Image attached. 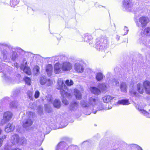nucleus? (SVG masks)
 Listing matches in <instances>:
<instances>
[{
	"mask_svg": "<svg viewBox=\"0 0 150 150\" xmlns=\"http://www.w3.org/2000/svg\"><path fill=\"white\" fill-rule=\"evenodd\" d=\"M9 67L5 64L2 63L0 65V72H2L3 74L2 77L6 82L8 83L14 84L18 83L19 80V73L18 72L15 73L14 76L11 79L8 76V74L9 73L7 69Z\"/></svg>",
	"mask_w": 150,
	"mask_h": 150,
	"instance_id": "nucleus-1",
	"label": "nucleus"
},
{
	"mask_svg": "<svg viewBox=\"0 0 150 150\" xmlns=\"http://www.w3.org/2000/svg\"><path fill=\"white\" fill-rule=\"evenodd\" d=\"M99 101V100L97 98L94 96L89 98L88 103L86 100H81V106L84 109H85V111H86V110H88L87 112L84 111L85 114L87 115H89L91 114V110L89 106V105H91L95 107V106H96Z\"/></svg>",
	"mask_w": 150,
	"mask_h": 150,
	"instance_id": "nucleus-2",
	"label": "nucleus"
},
{
	"mask_svg": "<svg viewBox=\"0 0 150 150\" xmlns=\"http://www.w3.org/2000/svg\"><path fill=\"white\" fill-rule=\"evenodd\" d=\"M28 53L25 52L19 48V58L20 57V61L21 62L20 68L23 69V71L27 74L30 75L31 74L30 69L29 67L26 66L27 62L24 57L27 56Z\"/></svg>",
	"mask_w": 150,
	"mask_h": 150,
	"instance_id": "nucleus-3",
	"label": "nucleus"
},
{
	"mask_svg": "<svg viewBox=\"0 0 150 150\" xmlns=\"http://www.w3.org/2000/svg\"><path fill=\"white\" fill-rule=\"evenodd\" d=\"M1 47V55L2 57V61L5 62L8 61V57L11 52L10 46L9 44L5 42L0 43Z\"/></svg>",
	"mask_w": 150,
	"mask_h": 150,
	"instance_id": "nucleus-4",
	"label": "nucleus"
},
{
	"mask_svg": "<svg viewBox=\"0 0 150 150\" xmlns=\"http://www.w3.org/2000/svg\"><path fill=\"white\" fill-rule=\"evenodd\" d=\"M57 89L60 90V93L61 95L64 96H67L69 97L71 94L67 93V87L65 85L64 81L62 79L59 78L58 80Z\"/></svg>",
	"mask_w": 150,
	"mask_h": 150,
	"instance_id": "nucleus-5",
	"label": "nucleus"
},
{
	"mask_svg": "<svg viewBox=\"0 0 150 150\" xmlns=\"http://www.w3.org/2000/svg\"><path fill=\"white\" fill-rule=\"evenodd\" d=\"M137 87V91L140 94H142L145 90L147 93L150 94V82L149 81H145L143 84L139 83Z\"/></svg>",
	"mask_w": 150,
	"mask_h": 150,
	"instance_id": "nucleus-6",
	"label": "nucleus"
},
{
	"mask_svg": "<svg viewBox=\"0 0 150 150\" xmlns=\"http://www.w3.org/2000/svg\"><path fill=\"white\" fill-rule=\"evenodd\" d=\"M96 43V48L99 51H102L108 47V41L106 38L98 39Z\"/></svg>",
	"mask_w": 150,
	"mask_h": 150,
	"instance_id": "nucleus-7",
	"label": "nucleus"
},
{
	"mask_svg": "<svg viewBox=\"0 0 150 150\" xmlns=\"http://www.w3.org/2000/svg\"><path fill=\"white\" fill-rule=\"evenodd\" d=\"M13 114L10 111L5 112L3 115V119H2L0 123V125H2L8 122L11 119Z\"/></svg>",
	"mask_w": 150,
	"mask_h": 150,
	"instance_id": "nucleus-8",
	"label": "nucleus"
},
{
	"mask_svg": "<svg viewBox=\"0 0 150 150\" xmlns=\"http://www.w3.org/2000/svg\"><path fill=\"white\" fill-rule=\"evenodd\" d=\"M149 20L146 17L142 16L139 19V22L136 21V25L139 27H141L142 28L146 26L147 24L149 22Z\"/></svg>",
	"mask_w": 150,
	"mask_h": 150,
	"instance_id": "nucleus-9",
	"label": "nucleus"
},
{
	"mask_svg": "<svg viewBox=\"0 0 150 150\" xmlns=\"http://www.w3.org/2000/svg\"><path fill=\"white\" fill-rule=\"evenodd\" d=\"M72 146H68L64 142H59L55 148V150H71Z\"/></svg>",
	"mask_w": 150,
	"mask_h": 150,
	"instance_id": "nucleus-10",
	"label": "nucleus"
},
{
	"mask_svg": "<svg viewBox=\"0 0 150 150\" xmlns=\"http://www.w3.org/2000/svg\"><path fill=\"white\" fill-rule=\"evenodd\" d=\"M40 83L41 85H45L48 86H51L53 83L52 81L50 79H47L45 76H42L40 79Z\"/></svg>",
	"mask_w": 150,
	"mask_h": 150,
	"instance_id": "nucleus-11",
	"label": "nucleus"
},
{
	"mask_svg": "<svg viewBox=\"0 0 150 150\" xmlns=\"http://www.w3.org/2000/svg\"><path fill=\"white\" fill-rule=\"evenodd\" d=\"M83 62L80 61L75 63L74 66V69L75 71L78 72L82 73L84 70V68L82 64Z\"/></svg>",
	"mask_w": 150,
	"mask_h": 150,
	"instance_id": "nucleus-12",
	"label": "nucleus"
},
{
	"mask_svg": "<svg viewBox=\"0 0 150 150\" xmlns=\"http://www.w3.org/2000/svg\"><path fill=\"white\" fill-rule=\"evenodd\" d=\"M82 38L84 41L88 42L91 46L93 44V38L90 34L86 33L83 35Z\"/></svg>",
	"mask_w": 150,
	"mask_h": 150,
	"instance_id": "nucleus-13",
	"label": "nucleus"
},
{
	"mask_svg": "<svg viewBox=\"0 0 150 150\" xmlns=\"http://www.w3.org/2000/svg\"><path fill=\"white\" fill-rule=\"evenodd\" d=\"M133 5L131 0H123L122 1V6L126 9L131 8Z\"/></svg>",
	"mask_w": 150,
	"mask_h": 150,
	"instance_id": "nucleus-14",
	"label": "nucleus"
},
{
	"mask_svg": "<svg viewBox=\"0 0 150 150\" xmlns=\"http://www.w3.org/2000/svg\"><path fill=\"white\" fill-rule=\"evenodd\" d=\"M61 65L63 71H69L72 67L71 64L68 62H64Z\"/></svg>",
	"mask_w": 150,
	"mask_h": 150,
	"instance_id": "nucleus-15",
	"label": "nucleus"
},
{
	"mask_svg": "<svg viewBox=\"0 0 150 150\" xmlns=\"http://www.w3.org/2000/svg\"><path fill=\"white\" fill-rule=\"evenodd\" d=\"M33 121L30 119H28L24 121L23 123V127L26 130L31 129L30 126L32 125Z\"/></svg>",
	"mask_w": 150,
	"mask_h": 150,
	"instance_id": "nucleus-16",
	"label": "nucleus"
},
{
	"mask_svg": "<svg viewBox=\"0 0 150 150\" xmlns=\"http://www.w3.org/2000/svg\"><path fill=\"white\" fill-rule=\"evenodd\" d=\"M63 71L61 64L58 63L55 64L54 71L55 74H59L62 72Z\"/></svg>",
	"mask_w": 150,
	"mask_h": 150,
	"instance_id": "nucleus-17",
	"label": "nucleus"
},
{
	"mask_svg": "<svg viewBox=\"0 0 150 150\" xmlns=\"http://www.w3.org/2000/svg\"><path fill=\"white\" fill-rule=\"evenodd\" d=\"M78 107V102L75 101H73L70 104L69 109L71 111H75L77 109Z\"/></svg>",
	"mask_w": 150,
	"mask_h": 150,
	"instance_id": "nucleus-18",
	"label": "nucleus"
},
{
	"mask_svg": "<svg viewBox=\"0 0 150 150\" xmlns=\"http://www.w3.org/2000/svg\"><path fill=\"white\" fill-rule=\"evenodd\" d=\"M46 71L47 75L50 76L52 72L53 67L52 65L50 64H48L46 66L45 68Z\"/></svg>",
	"mask_w": 150,
	"mask_h": 150,
	"instance_id": "nucleus-19",
	"label": "nucleus"
},
{
	"mask_svg": "<svg viewBox=\"0 0 150 150\" xmlns=\"http://www.w3.org/2000/svg\"><path fill=\"white\" fill-rule=\"evenodd\" d=\"M14 128V126L12 124L8 123L5 127V131L6 132L8 133L13 131Z\"/></svg>",
	"mask_w": 150,
	"mask_h": 150,
	"instance_id": "nucleus-20",
	"label": "nucleus"
},
{
	"mask_svg": "<svg viewBox=\"0 0 150 150\" xmlns=\"http://www.w3.org/2000/svg\"><path fill=\"white\" fill-rule=\"evenodd\" d=\"M97 106V110L96 111L93 110V112L94 114H96L98 110H103L104 108V106L102 102L100 101H99L97 105H96Z\"/></svg>",
	"mask_w": 150,
	"mask_h": 150,
	"instance_id": "nucleus-21",
	"label": "nucleus"
},
{
	"mask_svg": "<svg viewBox=\"0 0 150 150\" xmlns=\"http://www.w3.org/2000/svg\"><path fill=\"white\" fill-rule=\"evenodd\" d=\"M114 98V97L110 95H107L103 97V100L104 103H108Z\"/></svg>",
	"mask_w": 150,
	"mask_h": 150,
	"instance_id": "nucleus-22",
	"label": "nucleus"
},
{
	"mask_svg": "<svg viewBox=\"0 0 150 150\" xmlns=\"http://www.w3.org/2000/svg\"><path fill=\"white\" fill-rule=\"evenodd\" d=\"M90 90L92 93L96 95H98L100 93V90L95 87H91L90 88Z\"/></svg>",
	"mask_w": 150,
	"mask_h": 150,
	"instance_id": "nucleus-23",
	"label": "nucleus"
},
{
	"mask_svg": "<svg viewBox=\"0 0 150 150\" xmlns=\"http://www.w3.org/2000/svg\"><path fill=\"white\" fill-rule=\"evenodd\" d=\"M74 94L76 99L80 100L81 98V95L80 91L76 89L74 90Z\"/></svg>",
	"mask_w": 150,
	"mask_h": 150,
	"instance_id": "nucleus-24",
	"label": "nucleus"
},
{
	"mask_svg": "<svg viewBox=\"0 0 150 150\" xmlns=\"http://www.w3.org/2000/svg\"><path fill=\"white\" fill-rule=\"evenodd\" d=\"M118 105H128L129 104L128 100L122 99L119 100L117 102Z\"/></svg>",
	"mask_w": 150,
	"mask_h": 150,
	"instance_id": "nucleus-25",
	"label": "nucleus"
},
{
	"mask_svg": "<svg viewBox=\"0 0 150 150\" xmlns=\"http://www.w3.org/2000/svg\"><path fill=\"white\" fill-rule=\"evenodd\" d=\"M104 77L103 74L100 72L97 73L96 74V78L98 81H100L103 79Z\"/></svg>",
	"mask_w": 150,
	"mask_h": 150,
	"instance_id": "nucleus-26",
	"label": "nucleus"
},
{
	"mask_svg": "<svg viewBox=\"0 0 150 150\" xmlns=\"http://www.w3.org/2000/svg\"><path fill=\"white\" fill-rule=\"evenodd\" d=\"M138 108L139 110L147 117L150 118V113L148 112L144 109L140 108L139 107ZM149 111H150V109Z\"/></svg>",
	"mask_w": 150,
	"mask_h": 150,
	"instance_id": "nucleus-27",
	"label": "nucleus"
},
{
	"mask_svg": "<svg viewBox=\"0 0 150 150\" xmlns=\"http://www.w3.org/2000/svg\"><path fill=\"white\" fill-rule=\"evenodd\" d=\"M61 102L59 100L55 99L53 103L54 107L57 108H59L60 107Z\"/></svg>",
	"mask_w": 150,
	"mask_h": 150,
	"instance_id": "nucleus-28",
	"label": "nucleus"
},
{
	"mask_svg": "<svg viewBox=\"0 0 150 150\" xmlns=\"http://www.w3.org/2000/svg\"><path fill=\"white\" fill-rule=\"evenodd\" d=\"M13 140L14 144L18 143L19 142V136L18 135L15 134L12 137V140Z\"/></svg>",
	"mask_w": 150,
	"mask_h": 150,
	"instance_id": "nucleus-29",
	"label": "nucleus"
},
{
	"mask_svg": "<svg viewBox=\"0 0 150 150\" xmlns=\"http://www.w3.org/2000/svg\"><path fill=\"white\" fill-rule=\"evenodd\" d=\"M10 57L11 58L12 60H14L18 57V54L16 52L13 51L11 52L10 54Z\"/></svg>",
	"mask_w": 150,
	"mask_h": 150,
	"instance_id": "nucleus-30",
	"label": "nucleus"
},
{
	"mask_svg": "<svg viewBox=\"0 0 150 150\" xmlns=\"http://www.w3.org/2000/svg\"><path fill=\"white\" fill-rule=\"evenodd\" d=\"M98 87L102 91H106L107 89V87L105 83H103L100 84L99 85Z\"/></svg>",
	"mask_w": 150,
	"mask_h": 150,
	"instance_id": "nucleus-31",
	"label": "nucleus"
},
{
	"mask_svg": "<svg viewBox=\"0 0 150 150\" xmlns=\"http://www.w3.org/2000/svg\"><path fill=\"white\" fill-rule=\"evenodd\" d=\"M127 84L125 82L122 83L120 85V88L122 91L125 92L126 91Z\"/></svg>",
	"mask_w": 150,
	"mask_h": 150,
	"instance_id": "nucleus-32",
	"label": "nucleus"
},
{
	"mask_svg": "<svg viewBox=\"0 0 150 150\" xmlns=\"http://www.w3.org/2000/svg\"><path fill=\"white\" fill-rule=\"evenodd\" d=\"M27 143V140L25 137L21 138L19 139V144L25 145Z\"/></svg>",
	"mask_w": 150,
	"mask_h": 150,
	"instance_id": "nucleus-33",
	"label": "nucleus"
},
{
	"mask_svg": "<svg viewBox=\"0 0 150 150\" xmlns=\"http://www.w3.org/2000/svg\"><path fill=\"white\" fill-rule=\"evenodd\" d=\"M18 94L19 89H17L13 91L12 95V97L14 98H16L17 97L18 98Z\"/></svg>",
	"mask_w": 150,
	"mask_h": 150,
	"instance_id": "nucleus-34",
	"label": "nucleus"
},
{
	"mask_svg": "<svg viewBox=\"0 0 150 150\" xmlns=\"http://www.w3.org/2000/svg\"><path fill=\"white\" fill-rule=\"evenodd\" d=\"M18 3V1L16 0H10V4L11 7H15Z\"/></svg>",
	"mask_w": 150,
	"mask_h": 150,
	"instance_id": "nucleus-35",
	"label": "nucleus"
},
{
	"mask_svg": "<svg viewBox=\"0 0 150 150\" xmlns=\"http://www.w3.org/2000/svg\"><path fill=\"white\" fill-rule=\"evenodd\" d=\"M18 102L16 101H13L10 104V105L11 107L16 108L18 106Z\"/></svg>",
	"mask_w": 150,
	"mask_h": 150,
	"instance_id": "nucleus-36",
	"label": "nucleus"
},
{
	"mask_svg": "<svg viewBox=\"0 0 150 150\" xmlns=\"http://www.w3.org/2000/svg\"><path fill=\"white\" fill-rule=\"evenodd\" d=\"M144 35L147 36H150V28L148 27L144 29Z\"/></svg>",
	"mask_w": 150,
	"mask_h": 150,
	"instance_id": "nucleus-37",
	"label": "nucleus"
},
{
	"mask_svg": "<svg viewBox=\"0 0 150 150\" xmlns=\"http://www.w3.org/2000/svg\"><path fill=\"white\" fill-rule=\"evenodd\" d=\"M62 96L63 97V98L62 99V102L63 103H64L65 105H67L68 104V101L66 99H65L64 98L67 97L68 98H70L71 97V96H70L69 97H68L67 96H62Z\"/></svg>",
	"mask_w": 150,
	"mask_h": 150,
	"instance_id": "nucleus-38",
	"label": "nucleus"
},
{
	"mask_svg": "<svg viewBox=\"0 0 150 150\" xmlns=\"http://www.w3.org/2000/svg\"><path fill=\"white\" fill-rule=\"evenodd\" d=\"M47 100L49 102V103H52V100L53 99L52 96L50 94L46 96Z\"/></svg>",
	"mask_w": 150,
	"mask_h": 150,
	"instance_id": "nucleus-39",
	"label": "nucleus"
},
{
	"mask_svg": "<svg viewBox=\"0 0 150 150\" xmlns=\"http://www.w3.org/2000/svg\"><path fill=\"white\" fill-rule=\"evenodd\" d=\"M130 93L132 97H139V94L137 93L136 91H131Z\"/></svg>",
	"mask_w": 150,
	"mask_h": 150,
	"instance_id": "nucleus-40",
	"label": "nucleus"
},
{
	"mask_svg": "<svg viewBox=\"0 0 150 150\" xmlns=\"http://www.w3.org/2000/svg\"><path fill=\"white\" fill-rule=\"evenodd\" d=\"M24 80L27 84L29 85H30V79L28 77H24Z\"/></svg>",
	"mask_w": 150,
	"mask_h": 150,
	"instance_id": "nucleus-41",
	"label": "nucleus"
},
{
	"mask_svg": "<svg viewBox=\"0 0 150 150\" xmlns=\"http://www.w3.org/2000/svg\"><path fill=\"white\" fill-rule=\"evenodd\" d=\"M66 84L68 86H71L73 84V82L72 80H67L65 81Z\"/></svg>",
	"mask_w": 150,
	"mask_h": 150,
	"instance_id": "nucleus-42",
	"label": "nucleus"
},
{
	"mask_svg": "<svg viewBox=\"0 0 150 150\" xmlns=\"http://www.w3.org/2000/svg\"><path fill=\"white\" fill-rule=\"evenodd\" d=\"M130 146L133 148H137L138 149H139L140 150H142L140 146H138L137 145L134 144H130Z\"/></svg>",
	"mask_w": 150,
	"mask_h": 150,
	"instance_id": "nucleus-43",
	"label": "nucleus"
},
{
	"mask_svg": "<svg viewBox=\"0 0 150 150\" xmlns=\"http://www.w3.org/2000/svg\"><path fill=\"white\" fill-rule=\"evenodd\" d=\"M39 67L38 66H35L34 68V71L35 74H38L39 71Z\"/></svg>",
	"mask_w": 150,
	"mask_h": 150,
	"instance_id": "nucleus-44",
	"label": "nucleus"
},
{
	"mask_svg": "<svg viewBox=\"0 0 150 150\" xmlns=\"http://www.w3.org/2000/svg\"><path fill=\"white\" fill-rule=\"evenodd\" d=\"M40 92L38 91H36L35 92L34 97L35 98H38L40 96Z\"/></svg>",
	"mask_w": 150,
	"mask_h": 150,
	"instance_id": "nucleus-45",
	"label": "nucleus"
},
{
	"mask_svg": "<svg viewBox=\"0 0 150 150\" xmlns=\"http://www.w3.org/2000/svg\"><path fill=\"white\" fill-rule=\"evenodd\" d=\"M124 30L125 32V33L123 35H124L127 34L129 30L127 27L125 26L124 29Z\"/></svg>",
	"mask_w": 150,
	"mask_h": 150,
	"instance_id": "nucleus-46",
	"label": "nucleus"
},
{
	"mask_svg": "<svg viewBox=\"0 0 150 150\" xmlns=\"http://www.w3.org/2000/svg\"><path fill=\"white\" fill-rule=\"evenodd\" d=\"M6 136L5 135H3L0 138V141L2 143L3 142V141L4 139H5L6 138Z\"/></svg>",
	"mask_w": 150,
	"mask_h": 150,
	"instance_id": "nucleus-47",
	"label": "nucleus"
},
{
	"mask_svg": "<svg viewBox=\"0 0 150 150\" xmlns=\"http://www.w3.org/2000/svg\"><path fill=\"white\" fill-rule=\"evenodd\" d=\"M27 95L28 96L29 98L30 99L32 97V92L31 91H28L27 93Z\"/></svg>",
	"mask_w": 150,
	"mask_h": 150,
	"instance_id": "nucleus-48",
	"label": "nucleus"
},
{
	"mask_svg": "<svg viewBox=\"0 0 150 150\" xmlns=\"http://www.w3.org/2000/svg\"><path fill=\"white\" fill-rule=\"evenodd\" d=\"M114 80V82L115 83V85L117 86H118L119 85V81L118 80H117L116 79H115Z\"/></svg>",
	"mask_w": 150,
	"mask_h": 150,
	"instance_id": "nucleus-49",
	"label": "nucleus"
},
{
	"mask_svg": "<svg viewBox=\"0 0 150 150\" xmlns=\"http://www.w3.org/2000/svg\"><path fill=\"white\" fill-rule=\"evenodd\" d=\"M141 40V42L142 43L145 44V45H147V43L145 41V39H144V38H142L141 40Z\"/></svg>",
	"mask_w": 150,
	"mask_h": 150,
	"instance_id": "nucleus-50",
	"label": "nucleus"
},
{
	"mask_svg": "<svg viewBox=\"0 0 150 150\" xmlns=\"http://www.w3.org/2000/svg\"><path fill=\"white\" fill-rule=\"evenodd\" d=\"M14 65L15 67L16 68V69H17L19 67L18 63H14Z\"/></svg>",
	"mask_w": 150,
	"mask_h": 150,
	"instance_id": "nucleus-51",
	"label": "nucleus"
},
{
	"mask_svg": "<svg viewBox=\"0 0 150 150\" xmlns=\"http://www.w3.org/2000/svg\"><path fill=\"white\" fill-rule=\"evenodd\" d=\"M10 147L8 146H5L4 148V150H10Z\"/></svg>",
	"mask_w": 150,
	"mask_h": 150,
	"instance_id": "nucleus-52",
	"label": "nucleus"
},
{
	"mask_svg": "<svg viewBox=\"0 0 150 150\" xmlns=\"http://www.w3.org/2000/svg\"><path fill=\"white\" fill-rule=\"evenodd\" d=\"M95 6L96 7H99V8H100L101 7H103V6H101V5H99V6H98L97 5V3H96L95 4Z\"/></svg>",
	"mask_w": 150,
	"mask_h": 150,
	"instance_id": "nucleus-53",
	"label": "nucleus"
},
{
	"mask_svg": "<svg viewBox=\"0 0 150 150\" xmlns=\"http://www.w3.org/2000/svg\"><path fill=\"white\" fill-rule=\"evenodd\" d=\"M120 38V36L118 35H117L116 37V39L117 40H119Z\"/></svg>",
	"mask_w": 150,
	"mask_h": 150,
	"instance_id": "nucleus-54",
	"label": "nucleus"
},
{
	"mask_svg": "<svg viewBox=\"0 0 150 150\" xmlns=\"http://www.w3.org/2000/svg\"><path fill=\"white\" fill-rule=\"evenodd\" d=\"M9 99V97H6V98H4L3 99V100H4V101L5 102H6V100H8V99Z\"/></svg>",
	"mask_w": 150,
	"mask_h": 150,
	"instance_id": "nucleus-55",
	"label": "nucleus"
},
{
	"mask_svg": "<svg viewBox=\"0 0 150 150\" xmlns=\"http://www.w3.org/2000/svg\"><path fill=\"white\" fill-rule=\"evenodd\" d=\"M39 108H40V110L42 112V108L41 107H40V106H39Z\"/></svg>",
	"mask_w": 150,
	"mask_h": 150,
	"instance_id": "nucleus-56",
	"label": "nucleus"
},
{
	"mask_svg": "<svg viewBox=\"0 0 150 150\" xmlns=\"http://www.w3.org/2000/svg\"><path fill=\"white\" fill-rule=\"evenodd\" d=\"M12 150H19V149L18 148H17V149L15 148V149H13Z\"/></svg>",
	"mask_w": 150,
	"mask_h": 150,
	"instance_id": "nucleus-57",
	"label": "nucleus"
},
{
	"mask_svg": "<svg viewBox=\"0 0 150 150\" xmlns=\"http://www.w3.org/2000/svg\"><path fill=\"white\" fill-rule=\"evenodd\" d=\"M2 143L0 141V147L1 146Z\"/></svg>",
	"mask_w": 150,
	"mask_h": 150,
	"instance_id": "nucleus-58",
	"label": "nucleus"
},
{
	"mask_svg": "<svg viewBox=\"0 0 150 150\" xmlns=\"http://www.w3.org/2000/svg\"><path fill=\"white\" fill-rule=\"evenodd\" d=\"M32 105H33L34 106H35V103L32 104Z\"/></svg>",
	"mask_w": 150,
	"mask_h": 150,
	"instance_id": "nucleus-59",
	"label": "nucleus"
},
{
	"mask_svg": "<svg viewBox=\"0 0 150 150\" xmlns=\"http://www.w3.org/2000/svg\"><path fill=\"white\" fill-rule=\"evenodd\" d=\"M40 150H43V149L42 148H41V149H39Z\"/></svg>",
	"mask_w": 150,
	"mask_h": 150,
	"instance_id": "nucleus-60",
	"label": "nucleus"
},
{
	"mask_svg": "<svg viewBox=\"0 0 150 150\" xmlns=\"http://www.w3.org/2000/svg\"><path fill=\"white\" fill-rule=\"evenodd\" d=\"M111 107H110V108H109V109H111Z\"/></svg>",
	"mask_w": 150,
	"mask_h": 150,
	"instance_id": "nucleus-61",
	"label": "nucleus"
},
{
	"mask_svg": "<svg viewBox=\"0 0 150 150\" xmlns=\"http://www.w3.org/2000/svg\"><path fill=\"white\" fill-rule=\"evenodd\" d=\"M19 150H20V149H19Z\"/></svg>",
	"mask_w": 150,
	"mask_h": 150,
	"instance_id": "nucleus-62",
	"label": "nucleus"
}]
</instances>
